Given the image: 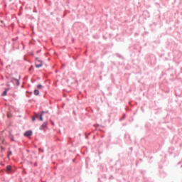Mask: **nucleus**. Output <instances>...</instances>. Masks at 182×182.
Listing matches in <instances>:
<instances>
[{
	"label": "nucleus",
	"instance_id": "nucleus-22",
	"mask_svg": "<svg viewBox=\"0 0 182 182\" xmlns=\"http://www.w3.org/2000/svg\"><path fill=\"white\" fill-rule=\"evenodd\" d=\"M34 166H35V167H37V166H38V163L36 162V163L34 164Z\"/></svg>",
	"mask_w": 182,
	"mask_h": 182
},
{
	"label": "nucleus",
	"instance_id": "nucleus-2",
	"mask_svg": "<svg viewBox=\"0 0 182 182\" xmlns=\"http://www.w3.org/2000/svg\"><path fill=\"white\" fill-rule=\"evenodd\" d=\"M175 95L176 96H178L179 97H181V96H182V90L178 87H176L175 88Z\"/></svg>",
	"mask_w": 182,
	"mask_h": 182
},
{
	"label": "nucleus",
	"instance_id": "nucleus-24",
	"mask_svg": "<svg viewBox=\"0 0 182 182\" xmlns=\"http://www.w3.org/2000/svg\"><path fill=\"white\" fill-rule=\"evenodd\" d=\"M28 164H33L32 161H28Z\"/></svg>",
	"mask_w": 182,
	"mask_h": 182
},
{
	"label": "nucleus",
	"instance_id": "nucleus-4",
	"mask_svg": "<svg viewBox=\"0 0 182 182\" xmlns=\"http://www.w3.org/2000/svg\"><path fill=\"white\" fill-rule=\"evenodd\" d=\"M48 127V122H44L43 124L39 127V130H44Z\"/></svg>",
	"mask_w": 182,
	"mask_h": 182
},
{
	"label": "nucleus",
	"instance_id": "nucleus-12",
	"mask_svg": "<svg viewBox=\"0 0 182 182\" xmlns=\"http://www.w3.org/2000/svg\"><path fill=\"white\" fill-rule=\"evenodd\" d=\"M125 119H126V114H123L122 117L119 119V122H122V120H124Z\"/></svg>",
	"mask_w": 182,
	"mask_h": 182
},
{
	"label": "nucleus",
	"instance_id": "nucleus-23",
	"mask_svg": "<svg viewBox=\"0 0 182 182\" xmlns=\"http://www.w3.org/2000/svg\"><path fill=\"white\" fill-rule=\"evenodd\" d=\"M51 124H52L53 126H55V122H51Z\"/></svg>",
	"mask_w": 182,
	"mask_h": 182
},
{
	"label": "nucleus",
	"instance_id": "nucleus-14",
	"mask_svg": "<svg viewBox=\"0 0 182 182\" xmlns=\"http://www.w3.org/2000/svg\"><path fill=\"white\" fill-rule=\"evenodd\" d=\"M42 87H43V86L41 84H38L37 85V88H38V89H42Z\"/></svg>",
	"mask_w": 182,
	"mask_h": 182
},
{
	"label": "nucleus",
	"instance_id": "nucleus-32",
	"mask_svg": "<svg viewBox=\"0 0 182 182\" xmlns=\"http://www.w3.org/2000/svg\"><path fill=\"white\" fill-rule=\"evenodd\" d=\"M63 66H65V64H63Z\"/></svg>",
	"mask_w": 182,
	"mask_h": 182
},
{
	"label": "nucleus",
	"instance_id": "nucleus-5",
	"mask_svg": "<svg viewBox=\"0 0 182 182\" xmlns=\"http://www.w3.org/2000/svg\"><path fill=\"white\" fill-rule=\"evenodd\" d=\"M10 88H6L4 90V91L2 92L1 96L4 97L6 96V95H8V92L9 91Z\"/></svg>",
	"mask_w": 182,
	"mask_h": 182
},
{
	"label": "nucleus",
	"instance_id": "nucleus-19",
	"mask_svg": "<svg viewBox=\"0 0 182 182\" xmlns=\"http://www.w3.org/2000/svg\"><path fill=\"white\" fill-rule=\"evenodd\" d=\"M26 93H28V95H32L33 92L26 91Z\"/></svg>",
	"mask_w": 182,
	"mask_h": 182
},
{
	"label": "nucleus",
	"instance_id": "nucleus-33",
	"mask_svg": "<svg viewBox=\"0 0 182 182\" xmlns=\"http://www.w3.org/2000/svg\"><path fill=\"white\" fill-rule=\"evenodd\" d=\"M19 79H21V76H19Z\"/></svg>",
	"mask_w": 182,
	"mask_h": 182
},
{
	"label": "nucleus",
	"instance_id": "nucleus-13",
	"mask_svg": "<svg viewBox=\"0 0 182 182\" xmlns=\"http://www.w3.org/2000/svg\"><path fill=\"white\" fill-rule=\"evenodd\" d=\"M9 156H12V151H11V148H9L8 151V157H9Z\"/></svg>",
	"mask_w": 182,
	"mask_h": 182
},
{
	"label": "nucleus",
	"instance_id": "nucleus-21",
	"mask_svg": "<svg viewBox=\"0 0 182 182\" xmlns=\"http://www.w3.org/2000/svg\"><path fill=\"white\" fill-rule=\"evenodd\" d=\"M38 62H39V63L43 64V61L42 60H39Z\"/></svg>",
	"mask_w": 182,
	"mask_h": 182
},
{
	"label": "nucleus",
	"instance_id": "nucleus-11",
	"mask_svg": "<svg viewBox=\"0 0 182 182\" xmlns=\"http://www.w3.org/2000/svg\"><path fill=\"white\" fill-rule=\"evenodd\" d=\"M6 170H7L8 171H11V170H12V166H11V165H8V166H6Z\"/></svg>",
	"mask_w": 182,
	"mask_h": 182
},
{
	"label": "nucleus",
	"instance_id": "nucleus-29",
	"mask_svg": "<svg viewBox=\"0 0 182 182\" xmlns=\"http://www.w3.org/2000/svg\"><path fill=\"white\" fill-rule=\"evenodd\" d=\"M99 181H100V178H98Z\"/></svg>",
	"mask_w": 182,
	"mask_h": 182
},
{
	"label": "nucleus",
	"instance_id": "nucleus-28",
	"mask_svg": "<svg viewBox=\"0 0 182 182\" xmlns=\"http://www.w3.org/2000/svg\"><path fill=\"white\" fill-rule=\"evenodd\" d=\"M33 12H36H36H38V11H36V10H34V11H33Z\"/></svg>",
	"mask_w": 182,
	"mask_h": 182
},
{
	"label": "nucleus",
	"instance_id": "nucleus-3",
	"mask_svg": "<svg viewBox=\"0 0 182 182\" xmlns=\"http://www.w3.org/2000/svg\"><path fill=\"white\" fill-rule=\"evenodd\" d=\"M33 134V132L32 130H28L26 132L23 133L24 137H29Z\"/></svg>",
	"mask_w": 182,
	"mask_h": 182
},
{
	"label": "nucleus",
	"instance_id": "nucleus-30",
	"mask_svg": "<svg viewBox=\"0 0 182 182\" xmlns=\"http://www.w3.org/2000/svg\"><path fill=\"white\" fill-rule=\"evenodd\" d=\"M24 174H26V171H24Z\"/></svg>",
	"mask_w": 182,
	"mask_h": 182
},
{
	"label": "nucleus",
	"instance_id": "nucleus-20",
	"mask_svg": "<svg viewBox=\"0 0 182 182\" xmlns=\"http://www.w3.org/2000/svg\"><path fill=\"white\" fill-rule=\"evenodd\" d=\"M38 150H39V151H42V153H43V151H44V150L42 149V148H39Z\"/></svg>",
	"mask_w": 182,
	"mask_h": 182
},
{
	"label": "nucleus",
	"instance_id": "nucleus-17",
	"mask_svg": "<svg viewBox=\"0 0 182 182\" xmlns=\"http://www.w3.org/2000/svg\"><path fill=\"white\" fill-rule=\"evenodd\" d=\"M29 55H30L31 56H35V54L33 53V51L30 52V53H29Z\"/></svg>",
	"mask_w": 182,
	"mask_h": 182
},
{
	"label": "nucleus",
	"instance_id": "nucleus-31",
	"mask_svg": "<svg viewBox=\"0 0 182 182\" xmlns=\"http://www.w3.org/2000/svg\"><path fill=\"white\" fill-rule=\"evenodd\" d=\"M123 126H126V124H124Z\"/></svg>",
	"mask_w": 182,
	"mask_h": 182
},
{
	"label": "nucleus",
	"instance_id": "nucleus-26",
	"mask_svg": "<svg viewBox=\"0 0 182 182\" xmlns=\"http://www.w3.org/2000/svg\"><path fill=\"white\" fill-rule=\"evenodd\" d=\"M40 52H41V50H38V51H37V53H39Z\"/></svg>",
	"mask_w": 182,
	"mask_h": 182
},
{
	"label": "nucleus",
	"instance_id": "nucleus-7",
	"mask_svg": "<svg viewBox=\"0 0 182 182\" xmlns=\"http://www.w3.org/2000/svg\"><path fill=\"white\" fill-rule=\"evenodd\" d=\"M34 95L35 96H39V90L38 89L34 90Z\"/></svg>",
	"mask_w": 182,
	"mask_h": 182
},
{
	"label": "nucleus",
	"instance_id": "nucleus-1",
	"mask_svg": "<svg viewBox=\"0 0 182 182\" xmlns=\"http://www.w3.org/2000/svg\"><path fill=\"white\" fill-rule=\"evenodd\" d=\"M34 116H36V119H37L38 122H43V115L41 112H35Z\"/></svg>",
	"mask_w": 182,
	"mask_h": 182
},
{
	"label": "nucleus",
	"instance_id": "nucleus-16",
	"mask_svg": "<svg viewBox=\"0 0 182 182\" xmlns=\"http://www.w3.org/2000/svg\"><path fill=\"white\" fill-rule=\"evenodd\" d=\"M116 56H117L118 58H119L120 59H122L123 58V56H122V55L117 53Z\"/></svg>",
	"mask_w": 182,
	"mask_h": 182
},
{
	"label": "nucleus",
	"instance_id": "nucleus-18",
	"mask_svg": "<svg viewBox=\"0 0 182 182\" xmlns=\"http://www.w3.org/2000/svg\"><path fill=\"white\" fill-rule=\"evenodd\" d=\"M35 60H36V62H38V60H39V58L36 57V58H35Z\"/></svg>",
	"mask_w": 182,
	"mask_h": 182
},
{
	"label": "nucleus",
	"instance_id": "nucleus-6",
	"mask_svg": "<svg viewBox=\"0 0 182 182\" xmlns=\"http://www.w3.org/2000/svg\"><path fill=\"white\" fill-rule=\"evenodd\" d=\"M9 137L11 141H14V143H16V140H15L12 134L10 133Z\"/></svg>",
	"mask_w": 182,
	"mask_h": 182
},
{
	"label": "nucleus",
	"instance_id": "nucleus-9",
	"mask_svg": "<svg viewBox=\"0 0 182 182\" xmlns=\"http://www.w3.org/2000/svg\"><path fill=\"white\" fill-rule=\"evenodd\" d=\"M13 80H15L16 82V86H19L20 85V82L19 80L16 79V78H13Z\"/></svg>",
	"mask_w": 182,
	"mask_h": 182
},
{
	"label": "nucleus",
	"instance_id": "nucleus-25",
	"mask_svg": "<svg viewBox=\"0 0 182 182\" xmlns=\"http://www.w3.org/2000/svg\"><path fill=\"white\" fill-rule=\"evenodd\" d=\"M1 150H5V148H4V146H1Z\"/></svg>",
	"mask_w": 182,
	"mask_h": 182
},
{
	"label": "nucleus",
	"instance_id": "nucleus-10",
	"mask_svg": "<svg viewBox=\"0 0 182 182\" xmlns=\"http://www.w3.org/2000/svg\"><path fill=\"white\" fill-rule=\"evenodd\" d=\"M40 113H41V114L43 116V114H46L49 113V110L41 111V112H40Z\"/></svg>",
	"mask_w": 182,
	"mask_h": 182
},
{
	"label": "nucleus",
	"instance_id": "nucleus-27",
	"mask_svg": "<svg viewBox=\"0 0 182 182\" xmlns=\"http://www.w3.org/2000/svg\"><path fill=\"white\" fill-rule=\"evenodd\" d=\"M6 85H7L9 87V86H11V85H9V84H7Z\"/></svg>",
	"mask_w": 182,
	"mask_h": 182
},
{
	"label": "nucleus",
	"instance_id": "nucleus-8",
	"mask_svg": "<svg viewBox=\"0 0 182 182\" xmlns=\"http://www.w3.org/2000/svg\"><path fill=\"white\" fill-rule=\"evenodd\" d=\"M42 66H43V64H42V63L36 64V69H39V68H42Z\"/></svg>",
	"mask_w": 182,
	"mask_h": 182
},
{
	"label": "nucleus",
	"instance_id": "nucleus-15",
	"mask_svg": "<svg viewBox=\"0 0 182 182\" xmlns=\"http://www.w3.org/2000/svg\"><path fill=\"white\" fill-rule=\"evenodd\" d=\"M32 122H36V117L34 115V117H32L31 118Z\"/></svg>",
	"mask_w": 182,
	"mask_h": 182
}]
</instances>
